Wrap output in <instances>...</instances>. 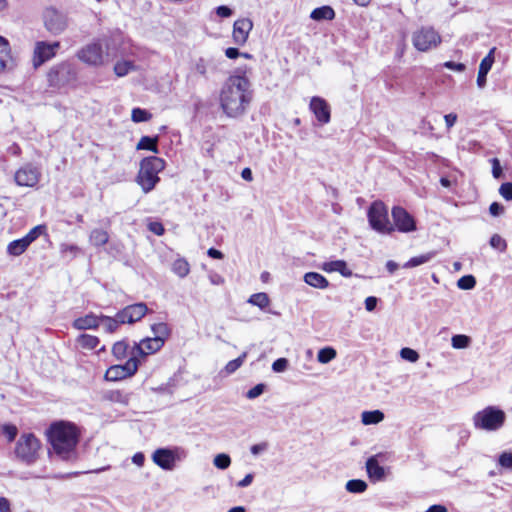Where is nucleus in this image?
<instances>
[{"instance_id":"f257e3e1","label":"nucleus","mask_w":512,"mask_h":512,"mask_svg":"<svg viewBox=\"0 0 512 512\" xmlns=\"http://www.w3.org/2000/svg\"><path fill=\"white\" fill-rule=\"evenodd\" d=\"M246 68H238L223 83L219 103L223 113L229 118H238L246 113L252 99L253 90Z\"/></svg>"},{"instance_id":"f03ea898","label":"nucleus","mask_w":512,"mask_h":512,"mask_svg":"<svg viewBox=\"0 0 512 512\" xmlns=\"http://www.w3.org/2000/svg\"><path fill=\"white\" fill-rule=\"evenodd\" d=\"M48 442L54 452L65 461L76 458V446L79 442V431L75 424L67 421H56L46 430Z\"/></svg>"},{"instance_id":"7ed1b4c3","label":"nucleus","mask_w":512,"mask_h":512,"mask_svg":"<svg viewBox=\"0 0 512 512\" xmlns=\"http://www.w3.org/2000/svg\"><path fill=\"white\" fill-rule=\"evenodd\" d=\"M165 168V161L157 156H148L142 159L137 175V183L145 193L152 191L160 181L158 173Z\"/></svg>"},{"instance_id":"20e7f679","label":"nucleus","mask_w":512,"mask_h":512,"mask_svg":"<svg viewBox=\"0 0 512 512\" xmlns=\"http://www.w3.org/2000/svg\"><path fill=\"white\" fill-rule=\"evenodd\" d=\"M367 220L372 230L379 234L390 235L394 232L389 219L388 207L381 200L373 201L367 208Z\"/></svg>"},{"instance_id":"39448f33","label":"nucleus","mask_w":512,"mask_h":512,"mask_svg":"<svg viewBox=\"0 0 512 512\" xmlns=\"http://www.w3.org/2000/svg\"><path fill=\"white\" fill-rule=\"evenodd\" d=\"M506 414L497 406H487L473 416V424L476 429L484 431H497L505 423Z\"/></svg>"},{"instance_id":"423d86ee","label":"nucleus","mask_w":512,"mask_h":512,"mask_svg":"<svg viewBox=\"0 0 512 512\" xmlns=\"http://www.w3.org/2000/svg\"><path fill=\"white\" fill-rule=\"evenodd\" d=\"M40 440L33 433L22 434L16 442L15 456L26 465H33L39 458Z\"/></svg>"},{"instance_id":"0eeeda50","label":"nucleus","mask_w":512,"mask_h":512,"mask_svg":"<svg viewBox=\"0 0 512 512\" xmlns=\"http://www.w3.org/2000/svg\"><path fill=\"white\" fill-rule=\"evenodd\" d=\"M187 457V451L179 446L161 447L152 454L153 462L161 469L172 471L176 463Z\"/></svg>"},{"instance_id":"6e6552de","label":"nucleus","mask_w":512,"mask_h":512,"mask_svg":"<svg viewBox=\"0 0 512 512\" xmlns=\"http://www.w3.org/2000/svg\"><path fill=\"white\" fill-rule=\"evenodd\" d=\"M441 41L440 34L431 26H422L412 35V44L420 52L436 48Z\"/></svg>"},{"instance_id":"1a4fd4ad","label":"nucleus","mask_w":512,"mask_h":512,"mask_svg":"<svg viewBox=\"0 0 512 512\" xmlns=\"http://www.w3.org/2000/svg\"><path fill=\"white\" fill-rule=\"evenodd\" d=\"M394 231L410 233L417 230L415 218L403 207L394 206L391 210Z\"/></svg>"},{"instance_id":"9d476101","label":"nucleus","mask_w":512,"mask_h":512,"mask_svg":"<svg viewBox=\"0 0 512 512\" xmlns=\"http://www.w3.org/2000/svg\"><path fill=\"white\" fill-rule=\"evenodd\" d=\"M139 360L132 356L121 365H112L105 373V379L107 381H119L126 377L134 375L138 369Z\"/></svg>"},{"instance_id":"9b49d317","label":"nucleus","mask_w":512,"mask_h":512,"mask_svg":"<svg viewBox=\"0 0 512 512\" xmlns=\"http://www.w3.org/2000/svg\"><path fill=\"white\" fill-rule=\"evenodd\" d=\"M59 48H60V43L58 41H55V42L37 41L35 43L34 52H33L34 68H39L45 62L52 59L56 55V52Z\"/></svg>"},{"instance_id":"f8f14e48","label":"nucleus","mask_w":512,"mask_h":512,"mask_svg":"<svg viewBox=\"0 0 512 512\" xmlns=\"http://www.w3.org/2000/svg\"><path fill=\"white\" fill-rule=\"evenodd\" d=\"M78 58L91 66H100L104 62L102 45L99 42H92L84 46L77 53Z\"/></svg>"},{"instance_id":"ddd939ff","label":"nucleus","mask_w":512,"mask_h":512,"mask_svg":"<svg viewBox=\"0 0 512 512\" xmlns=\"http://www.w3.org/2000/svg\"><path fill=\"white\" fill-rule=\"evenodd\" d=\"M40 176L39 168L28 163L16 171L14 179L18 186L34 187L39 182Z\"/></svg>"},{"instance_id":"4468645a","label":"nucleus","mask_w":512,"mask_h":512,"mask_svg":"<svg viewBox=\"0 0 512 512\" xmlns=\"http://www.w3.org/2000/svg\"><path fill=\"white\" fill-rule=\"evenodd\" d=\"M148 313V307L144 302H138L127 305L118 311L119 322L124 324H133L140 321Z\"/></svg>"},{"instance_id":"2eb2a0df","label":"nucleus","mask_w":512,"mask_h":512,"mask_svg":"<svg viewBox=\"0 0 512 512\" xmlns=\"http://www.w3.org/2000/svg\"><path fill=\"white\" fill-rule=\"evenodd\" d=\"M45 28L53 35L61 34L66 26V19L63 14L54 8H49L44 13Z\"/></svg>"},{"instance_id":"dca6fc26","label":"nucleus","mask_w":512,"mask_h":512,"mask_svg":"<svg viewBox=\"0 0 512 512\" xmlns=\"http://www.w3.org/2000/svg\"><path fill=\"white\" fill-rule=\"evenodd\" d=\"M309 109L321 125H325L330 122L331 108L324 98L320 96H313L309 103Z\"/></svg>"},{"instance_id":"f3484780","label":"nucleus","mask_w":512,"mask_h":512,"mask_svg":"<svg viewBox=\"0 0 512 512\" xmlns=\"http://www.w3.org/2000/svg\"><path fill=\"white\" fill-rule=\"evenodd\" d=\"M253 28V22L248 18L238 19L233 24L232 37L237 45H244L248 39L249 32Z\"/></svg>"},{"instance_id":"a211bd4d","label":"nucleus","mask_w":512,"mask_h":512,"mask_svg":"<svg viewBox=\"0 0 512 512\" xmlns=\"http://www.w3.org/2000/svg\"><path fill=\"white\" fill-rule=\"evenodd\" d=\"M495 51L496 47H493L489 50L488 54L481 60L477 75V86L482 89L486 86L487 83V75L490 72L494 61H495Z\"/></svg>"},{"instance_id":"6ab92c4d","label":"nucleus","mask_w":512,"mask_h":512,"mask_svg":"<svg viewBox=\"0 0 512 512\" xmlns=\"http://www.w3.org/2000/svg\"><path fill=\"white\" fill-rule=\"evenodd\" d=\"M69 65L65 63L52 67L47 75V80L51 87H61L68 80Z\"/></svg>"},{"instance_id":"aec40b11","label":"nucleus","mask_w":512,"mask_h":512,"mask_svg":"<svg viewBox=\"0 0 512 512\" xmlns=\"http://www.w3.org/2000/svg\"><path fill=\"white\" fill-rule=\"evenodd\" d=\"M164 344L154 342V338L147 337L142 339L139 343H135L132 348V356L144 357L148 354H153L159 351Z\"/></svg>"},{"instance_id":"412c9836","label":"nucleus","mask_w":512,"mask_h":512,"mask_svg":"<svg viewBox=\"0 0 512 512\" xmlns=\"http://www.w3.org/2000/svg\"><path fill=\"white\" fill-rule=\"evenodd\" d=\"M100 326V315L92 312L78 317L72 322V327L77 330H95Z\"/></svg>"},{"instance_id":"4be33fe9","label":"nucleus","mask_w":512,"mask_h":512,"mask_svg":"<svg viewBox=\"0 0 512 512\" xmlns=\"http://www.w3.org/2000/svg\"><path fill=\"white\" fill-rule=\"evenodd\" d=\"M218 64L219 61L214 58H199L195 64V70L205 79H209L210 75L218 71Z\"/></svg>"},{"instance_id":"5701e85b","label":"nucleus","mask_w":512,"mask_h":512,"mask_svg":"<svg viewBox=\"0 0 512 512\" xmlns=\"http://www.w3.org/2000/svg\"><path fill=\"white\" fill-rule=\"evenodd\" d=\"M366 471L373 482L382 481L385 478V468L379 464L377 456H371L366 461Z\"/></svg>"},{"instance_id":"b1692460","label":"nucleus","mask_w":512,"mask_h":512,"mask_svg":"<svg viewBox=\"0 0 512 512\" xmlns=\"http://www.w3.org/2000/svg\"><path fill=\"white\" fill-rule=\"evenodd\" d=\"M321 269L325 272H339L343 277H351L352 271L348 268L346 261L344 260H334L329 262H324L321 266Z\"/></svg>"},{"instance_id":"393cba45","label":"nucleus","mask_w":512,"mask_h":512,"mask_svg":"<svg viewBox=\"0 0 512 512\" xmlns=\"http://www.w3.org/2000/svg\"><path fill=\"white\" fill-rule=\"evenodd\" d=\"M130 393H126L121 390H106L102 394V398L105 401L112 403H118L123 406H128L130 401Z\"/></svg>"},{"instance_id":"a878e982","label":"nucleus","mask_w":512,"mask_h":512,"mask_svg":"<svg viewBox=\"0 0 512 512\" xmlns=\"http://www.w3.org/2000/svg\"><path fill=\"white\" fill-rule=\"evenodd\" d=\"M304 282L317 289H326L329 286V281L322 274L318 272H307L303 277Z\"/></svg>"},{"instance_id":"bb28decb","label":"nucleus","mask_w":512,"mask_h":512,"mask_svg":"<svg viewBox=\"0 0 512 512\" xmlns=\"http://www.w3.org/2000/svg\"><path fill=\"white\" fill-rule=\"evenodd\" d=\"M151 331L153 333L154 342L164 344L166 339L171 334V329L164 322L154 323L151 325Z\"/></svg>"},{"instance_id":"cd10ccee","label":"nucleus","mask_w":512,"mask_h":512,"mask_svg":"<svg viewBox=\"0 0 512 512\" xmlns=\"http://www.w3.org/2000/svg\"><path fill=\"white\" fill-rule=\"evenodd\" d=\"M310 17L314 21L333 20L335 18V11L331 6L323 5L313 9Z\"/></svg>"},{"instance_id":"c85d7f7f","label":"nucleus","mask_w":512,"mask_h":512,"mask_svg":"<svg viewBox=\"0 0 512 512\" xmlns=\"http://www.w3.org/2000/svg\"><path fill=\"white\" fill-rule=\"evenodd\" d=\"M248 353L245 351L236 359L229 361L225 367L219 372V375L222 377H226L228 375L233 374L237 371L244 363L247 358Z\"/></svg>"},{"instance_id":"c756f323","label":"nucleus","mask_w":512,"mask_h":512,"mask_svg":"<svg viewBox=\"0 0 512 512\" xmlns=\"http://www.w3.org/2000/svg\"><path fill=\"white\" fill-rule=\"evenodd\" d=\"M158 141H159L158 135L142 136L141 139L139 140L136 148H137V150H148V151H151V152L157 154L159 152Z\"/></svg>"},{"instance_id":"7c9ffc66","label":"nucleus","mask_w":512,"mask_h":512,"mask_svg":"<svg viewBox=\"0 0 512 512\" xmlns=\"http://www.w3.org/2000/svg\"><path fill=\"white\" fill-rule=\"evenodd\" d=\"M30 245L24 239V237L11 241L7 245V254L10 256H20L22 255Z\"/></svg>"},{"instance_id":"2f4dec72","label":"nucleus","mask_w":512,"mask_h":512,"mask_svg":"<svg viewBox=\"0 0 512 512\" xmlns=\"http://www.w3.org/2000/svg\"><path fill=\"white\" fill-rule=\"evenodd\" d=\"M118 312L114 317L100 314V325H103L105 332L114 333L123 322H119Z\"/></svg>"},{"instance_id":"473e14b6","label":"nucleus","mask_w":512,"mask_h":512,"mask_svg":"<svg viewBox=\"0 0 512 512\" xmlns=\"http://www.w3.org/2000/svg\"><path fill=\"white\" fill-rule=\"evenodd\" d=\"M10 59V44L9 41L0 36V72L4 71L8 66Z\"/></svg>"},{"instance_id":"72a5a7b5","label":"nucleus","mask_w":512,"mask_h":512,"mask_svg":"<svg viewBox=\"0 0 512 512\" xmlns=\"http://www.w3.org/2000/svg\"><path fill=\"white\" fill-rule=\"evenodd\" d=\"M385 415L380 410L363 411L361 421L364 425H374L380 423Z\"/></svg>"},{"instance_id":"f704fd0d","label":"nucleus","mask_w":512,"mask_h":512,"mask_svg":"<svg viewBox=\"0 0 512 512\" xmlns=\"http://www.w3.org/2000/svg\"><path fill=\"white\" fill-rule=\"evenodd\" d=\"M253 306H257L261 310H264L270 303V299L267 293L259 292L252 294L247 301Z\"/></svg>"},{"instance_id":"c9c22d12","label":"nucleus","mask_w":512,"mask_h":512,"mask_svg":"<svg viewBox=\"0 0 512 512\" xmlns=\"http://www.w3.org/2000/svg\"><path fill=\"white\" fill-rule=\"evenodd\" d=\"M108 233L102 229H94L90 233L89 240L92 245L101 247L108 242Z\"/></svg>"},{"instance_id":"e433bc0d","label":"nucleus","mask_w":512,"mask_h":512,"mask_svg":"<svg viewBox=\"0 0 512 512\" xmlns=\"http://www.w3.org/2000/svg\"><path fill=\"white\" fill-rule=\"evenodd\" d=\"M435 255V252H428L426 254L414 256L403 265V268H414L422 264H425L429 262Z\"/></svg>"},{"instance_id":"4c0bfd02","label":"nucleus","mask_w":512,"mask_h":512,"mask_svg":"<svg viewBox=\"0 0 512 512\" xmlns=\"http://www.w3.org/2000/svg\"><path fill=\"white\" fill-rule=\"evenodd\" d=\"M77 343L84 349L93 350L98 346L100 340L97 336L81 334L77 338Z\"/></svg>"},{"instance_id":"58836bf2","label":"nucleus","mask_w":512,"mask_h":512,"mask_svg":"<svg viewBox=\"0 0 512 512\" xmlns=\"http://www.w3.org/2000/svg\"><path fill=\"white\" fill-rule=\"evenodd\" d=\"M345 488L349 493L360 494L367 490L368 485L362 479H351L346 482Z\"/></svg>"},{"instance_id":"ea45409f","label":"nucleus","mask_w":512,"mask_h":512,"mask_svg":"<svg viewBox=\"0 0 512 512\" xmlns=\"http://www.w3.org/2000/svg\"><path fill=\"white\" fill-rule=\"evenodd\" d=\"M172 271L180 278H184L190 272L189 263L184 258H178L172 264Z\"/></svg>"},{"instance_id":"a19ab883","label":"nucleus","mask_w":512,"mask_h":512,"mask_svg":"<svg viewBox=\"0 0 512 512\" xmlns=\"http://www.w3.org/2000/svg\"><path fill=\"white\" fill-rule=\"evenodd\" d=\"M337 356L336 350L333 347L326 346L321 348L317 353V360L321 364H327L335 359Z\"/></svg>"},{"instance_id":"79ce46f5","label":"nucleus","mask_w":512,"mask_h":512,"mask_svg":"<svg viewBox=\"0 0 512 512\" xmlns=\"http://www.w3.org/2000/svg\"><path fill=\"white\" fill-rule=\"evenodd\" d=\"M47 227L44 224L37 225L33 227L24 237V239L31 245L35 240H37L41 235L46 234Z\"/></svg>"},{"instance_id":"37998d69","label":"nucleus","mask_w":512,"mask_h":512,"mask_svg":"<svg viewBox=\"0 0 512 512\" xmlns=\"http://www.w3.org/2000/svg\"><path fill=\"white\" fill-rule=\"evenodd\" d=\"M79 252L80 248L76 244L62 243L60 245V253L62 257L67 258L68 260L75 258Z\"/></svg>"},{"instance_id":"c03bdc74","label":"nucleus","mask_w":512,"mask_h":512,"mask_svg":"<svg viewBox=\"0 0 512 512\" xmlns=\"http://www.w3.org/2000/svg\"><path fill=\"white\" fill-rule=\"evenodd\" d=\"M128 343L125 340L114 343L112 347V354L117 360H123L127 355Z\"/></svg>"},{"instance_id":"a18cd8bd","label":"nucleus","mask_w":512,"mask_h":512,"mask_svg":"<svg viewBox=\"0 0 512 512\" xmlns=\"http://www.w3.org/2000/svg\"><path fill=\"white\" fill-rule=\"evenodd\" d=\"M471 343V338L464 334H456L451 338V345L455 349H465Z\"/></svg>"},{"instance_id":"49530a36","label":"nucleus","mask_w":512,"mask_h":512,"mask_svg":"<svg viewBox=\"0 0 512 512\" xmlns=\"http://www.w3.org/2000/svg\"><path fill=\"white\" fill-rule=\"evenodd\" d=\"M151 113L146 109L136 107L132 109L131 119L135 123L146 122L151 118Z\"/></svg>"},{"instance_id":"de8ad7c7","label":"nucleus","mask_w":512,"mask_h":512,"mask_svg":"<svg viewBox=\"0 0 512 512\" xmlns=\"http://www.w3.org/2000/svg\"><path fill=\"white\" fill-rule=\"evenodd\" d=\"M475 286L476 278L471 274L464 275L460 277L457 281V287L461 290H471Z\"/></svg>"},{"instance_id":"09e8293b","label":"nucleus","mask_w":512,"mask_h":512,"mask_svg":"<svg viewBox=\"0 0 512 512\" xmlns=\"http://www.w3.org/2000/svg\"><path fill=\"white\" fill-rule=\"evenodd\" d=\"M133 68L134 65L130 61H119L114 65V72L117 76L123 77L126 76Z\"/></svg>"},{"instance_id":"8fccbe9b","label":"nucleus","mask_w":512,"mask_h":512,"mask_svg":"<svg viewBox=\"0 0 512 512\" xmlns=\"http://www.w3.org/2000/svg\"><path fill=\"white\" fill-rule=\"evenodd\" d=\"M213 464L220 470L227 469L231 464V458L226 453H219L213 459Z\"/></svg>"},{"instance_id":"3c124183","label":"nucleus","mask_w":512,"mask_h":512,"mask_svg":"<svg viewBox=\"0 0 512 512\" xmlns=\"http://www.w3.org/2000/svg\"><path fill=\"white\" fill-rule=\"evenodd\" d=\"M489 245L500 252H505L507 249V242L499 234H493L490 237Z\"/></svg>"},{"instance_id":"603ef678","label":"nucleus","mask_w":512,"mask_h":512,"mask_svg":"<svg viewBox=\"0 0 512 512\" xmlns=\"http://www.w3.org/2000/svg\"><path fill=\"white\" fill-rule=\"evenodd\" d=\"M2 433L9 442H12L18 435V428L14 424L6 423L2 425Z\"/></svg>"},{"instance_id":"864d4df0","label":"nucleus","mask_w":512,"mask_h":512,"mask_svg":"<svg viewBox=\"0 0 512 512\" xmlns=\"http://www.w3.org/2000/svg\"><path fill=\"white\" fill-rule=\"evenodd\" d=\"M400 356L402 359L409 361L411 363L416 362L419 359V353L409 347H404L400 350Z\"/></svg>"},{"instance_id":"5fc2aeb1","label":"nucleus","mask_w":512,"mask_h":512,"mask_svg":"<svg viewBox=\"0 0 512 512\" xmlns=\"http://www.w3.org/2000/svg\"><path fill=\"white\" fill-rule=\"evenodd\" d=\"M489 162L492 165V176L497 180L504 178L503 168L501 166L500 160L494 157L491 158Z\"/></svg>"},{"instance_id":"6e6d98bb","label":"nucleus","mask_w":512,"mask_h":512,"mask_svg":"<svg viewBox=\"0 0 512 512\" xmlns=\"http://www.w3.org/2000/svg\"><path fill=\"white\" fill-rule=\"evenodd\" d=\"M265 389H266V384L258 383L247 391L246 397L248 399H255V398L261 396L264 393Z\"/></svg>"},{"instance_id":"4d7b16f0","label":"nucleus","mask_w":512,"mask_h":512,"mask_svg":"<svg viewBox=\"0 0 512 512\" xmlns=\"http://www.w3.org/2000/svg\"><path fill=\"white\" fill-rule=\"evenodd\" d=\"M498 464L505 469H512V452H502L498 457Z\"/></svg>"},{"instance_id":"13d9d810","label":"nucleus","mask_w":512,"mask_h":512,"mask_svg":"<svg viewBox=\"0 0 512 512\" xmlns=\"http://www.w3.org/2000/svg\"><path fill=\"white\" fill-rule=\"evenodd\" d=\"M289 366V361L287 358H284V357H280L278 359H276L273 363H272V370L275 372V373H282L284 371L287 370Z\"/></svg>"},{"instance_id":"bf43d9fd","label":"nucleus","mask_w":512,"mask_h":512,"mask_svg":"<svg viewBox=\"0 0 512 512\" xmlns=\"http://www.w3.org/2000/svg\"><path fill=\"white\" fill-rule=\"evenodd\" d=\"M499 194L507 201H512V182H504L500 185Z\"/></svg>"},{"instance_id":"052dcab7","label":"nucleus","mask_w":512,"mask_h":512,"mask_svg":"<svg viewBox=\"0 0 512 512\" xmlns=\"http://www.w3.org/2000/svg\"><path fill=\"white\" fill-rule=\"evenodd\" d=\"M147 228L157 236H162L165 232V228L160 221H149Z\"/></svg>"},{"instance_id":"680f3d73","label":"nucleus","mask_w":512,"mask_h":512,"mask_svg":"<svg viewBox=\"0 0 512 512\" xmlns=\"http://www.w3.org/2000/svg\"><path fill=\"white\" fill-rule=\"evenodd\" d=\"M443 66L449 70L456 71V72H463L466 69V66L464 63L461 62H454V61H446Z\"/></svg>"},{"instance_id":"e2e57ef3","label":"nucleus","mask_w":512,"mask_h":512,"mask_svg":"<svg viewBox=\"0 0 512 512\" xmlns=\"http://www.w3.org/2000/svg\"><path fill=\"white\" fill-rule=\"evenodd\" d=\"M489 213L494 217H498L504 213V206L499 202H492L489 206Z\"/></svg>"},{"instance_id":"0e129e2a","label":"nucleus","mask_w":512,"mask_h":512,"mask_svg":"<svg viewBox=\"0 0 512 512\" xmlns=\"http://www.w3.org/2000/svg\"><path fill=\"white\" fill-rule=\"evenodd\" d=\"M215 12L221 18H228L233 14V10L227 5H220L216 7Z\"/></svg>"},{"instance_id":"69168bd1","label":"nucleus","mask_w":512,"mask_h":512,"mask_svg":"<svg viewBox=\"0 0 512 512\" xmlns=\"http://www.w3.org/2000/svg\"><path fill=\"white\" fill-rule=\"evenodd\" d=\"M154 392H157V393H162V394H173V388H172V385L170 384V382L166 383V384H162L156 388H153L152 389Z\"/></svg>"},{"instance_id":"338daca9","label":"nucleus","mask_w":512,"mask_h":512,"mask_svg":"<svg viewBox=\"0 0 512 512\" xmlns=\"http://www.w3.org/2000/svg\"><path fill=\"white\" fill-rule=\"evenodd\" d=\"M378 303V298L375 296H369L365 299V308L367 311L372 312L375 310Z\"/></svg>"},{"instance_id":"774afa93","label":"nucleus","mask_w":512,"mask_h":512,"mask_svg":"<svg viewBox=\"0 0 512 512\" xmlns=\"http://www.w3.org/2000/svg\"><path fill=\"white\" fill-rule=\"evenodd\" d=\"M268 447V444L266 442L254 444L250 447V452L253 455H259L261 452L265 451Z\"/></svg>"}]
</instances>
